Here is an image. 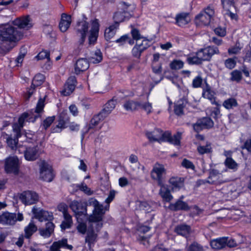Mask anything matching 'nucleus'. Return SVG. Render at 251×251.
Returning <instances> with one entry per match:
<instances>
[{
  "label": "nucleus",
  "instance_id": "obj_5",
  "mask_svg": "<svg viewBox=\"0 0 251 251\" xmlns=\"http://www.w3.org/2000/svg\"><path fill=\"white\" fill-rule=\"evenodd\" d=\"M30 114L27 113H23L21 116L19 118L18 124H15L13 126V130L16 132L17 134V138L16 139H12L10 137L7 138V143L8 146L11 148L12 150H15L17 147L18 140L17 139L21 137L19 132L22 127L24 126V123L25 121L28 122H33L36 118V116H35L34 118L30 117Z\"/></svg>",
  "mask_w": 251,
  "mask_h": 251
},
{
  "label": "nucleus",
  "instance_id": "obj_13",
  "mask_svg": "<svg viewBox=\"0 0 251 251\" xmlns=\"http://www.w3.org/2000/svg\"><path fill=\"white\" fill-rule=\"evenodd\" d=\"M70 207L74 212L76 218H85L87 211L85 205L81 201H72L70 204Z\"/></svg>",
  "mask_w": 251,
  "mask_h": 251
},
{
  "label": "nucleus",
  "instance_id": "obj_2",
  "mask_svg": "<svg viewBox=\"0 0 251 251\" xmlns=\"http://www.w3.org/2000/svg\"><path fill=\"white\" fill-rule=\"evenodd\" d=\"M146 135L151 141L159 142H168L175 146H179L181 139V133L177 132L174 136H171L170 132H163L159 129H154L152 131H147Z\"/></svg>",
  "mask_w": 251,
  "mask_h": 251
},
{
  "label": "nucleus",
  "instance_id": "obj_26",
  "mask_svg": "<svg viewBox=\"0 0 251 251\" xmlns=\"http://www.w3.org/2000/svg\"><path fill=\"white\" fill-rule=\"evenodd\" d=\"M176 24L179 26H184L191 21V18L188 13H182L177 14L176 16Z\"/></svg>",
  "mask_w": 251,
  "mask_h": 251
},
{
  "label": "nucleus",
  "instance_id": "obj_11",
  "mask_svg": "<svg viewBox=\"0 0 251 251\" xmlns=\"http://www.w3.org/2000/svg\"><path fill=\"white\" fill-rule=\"evenodd\" d=\"M40 177L47 182L51 181L54 177L51 167L45 161H42L40 165Z\"/></svg>",
  "mask_w": 251,
  "mask_h": 251
},
{
  "label": "nucleus",
  "instance_id": "obj_17",
  "mask_svg": "<svg viewBox=\"0 0 251 251\" xmlns=\"http://www.w3.org/2000/svg\"><path fill=\"white\" fill-rule=\"evenodd\" d=\"M32 212L34 214V217L41 222L50 220L52 218L51 213L35 207L32 208Z\"/></svg>",
  "mask_w": 251,
  "mask_h": 251
},
{
  "label": "nucleus",
  "instance_id": "obj_39",
  "mask_svg": "<svg viewBox=\"0 0 251 251\" xmlns=\"http://www.w3.org/2000/svg\"><path fill=\"white\" fill-rule=\"evenodd\" d=\"M100 120V119L99 115L94 116L90 121L88 130L90 131L91 129H94L95 130L99 129L100 127L98 126Z\"/></svg>",
  "mask_w": 251,
  "mask_h": 251
},
{
  "label": "nucleus",
  "instance_id": "obj_24",
  "mask_svg": "<svg viewBox=\"0 0 251 251\" xmlns=\"http://www.w3.org/2000/svg\"><path fill=\"white\" fill-rule=\"evenodd\" d=\"M214 95V92L212 91L210 86L206 84L205 87L203 89V97L205 99L209 100L212 104L219 106V103L215 101Z\"/></svg>",
  "mask_w": 251,
  "mask_h": 251
},
{
  "label": "nucleus",
  "instance_id": "obj_61",
  "mask_svg": "<svg viewBox=\"0 0 251 251\" xmlns=\"http://www.w3.org/2000/svg\"><path fill=\"white\" fill-rule=\"evenodd\" d=\"M216 34L220 36H225L226 34V29L225 27H218L214 30Z\"/></svg>",
  "mask_w": 251,
  "mask_h": 251
},
{
  "label": "nucleus",
  "instance_id": "obj_42",
  "mask_svg": "<svg viewBox=\"0 0 251 251\" xmlns=\"http://www.w3.org/2000/svg\"><path fill=\"white\" fill-rule=\"evenodd\" d=\"M197 151L200 154L210 153L212 151L211 144L206 143L205 145H199L197 147Z\"/></svg>",
  "mask_w": 251,
  "mask_h": 251
},
{
  "label": "nucleus",
  "instance_id": "obj_52",
  "mask_svg": "<svg viewBox=\"0 0 251 251\" xmlns=\"http://www.w3.org/2000/svg\"><path fill=\"white\" fill-rule=\"evenodd\" d=\"M145 47L142 49L140 48V46L136 44L132 49V55L135 57L139 58L142 52L145 50Z\"/></svg>",
  "mask_w": 251,
  "mask_h": 251
},
{
  "label": "nucleus",
  "instance_id": "obj_35",
  "mask_svg": "<svg viewBox=\"0 0 251 251\" xmlns=\"http://www.w3.org/2000/svg\"><path fill=\"white\" fill-rule=\"evenodd\" d=\"M187 100L185 99H181L177 101L175 104V112L179 115L183 113V108L187 104Z\"/></svg>",
  "mask_w": 251,
  "mask_h": 251
},
{
  "label": "nucleus",
  "instance_id": "obj_22",
  "mask_svg": "<svg viewBox=\"0 0 251 251\" xmlns=\"http://www.w3.org/2000/svg\"><path fill=\"white\" fill-rule=\"evenodd\" d=\"M160 187L159 194L162 198L163 201L165 202H170L173 199V196L171 195L170 191L167 185L164 183L162 185H158Z\"/></svg>",
  "mask_w": 251,
  "mask_h": 251
},
{
  "label": "nucleus",
  "instance_id": "obj_64",
  "mask_svg": "<svg viewBox=\"0 0 251 251\" xmlns=\"http://www.w3.org/2000/svg\"><path fill=\"white\" fill-rule=\"evenodd\" d=\"M138 239L141 244H143L144 246L146 247H147L149 244L148 237H145L144 236L140 235L139 236Z\"/></svg>",
  "mask_w": 251,
  "mask_h": 251
},
{
  "label": "nucleus",
  "instance_id": "obj_12",
  "mask_svg": "<svg viewBox=\"0 0 251 251\" xmlns=\"http://www.w3.org/2000/svg\"><path fill=\"white\" fill-rule=\"evenodd\" d=\"M100 24L99 20L95 19L91 21L90 30L88 36L89 45H94L96 42L99 36Z\"/></svg>",
  "mask_w": 251,
  "mask_h": 251
},
{
  "label": "nucleus",
  "instance_id": "obj_55",
  "mask_svg": "<svg viewBox=\"0 0 251 251\" xmlns=\"http://www.w3.org/2000/svg\"><path fill=\"white\" fill-rule=\"evenodd\" d=\"M202 82V79L201 77L198 75L195 77L192 81V86L194 88H199L201 85Z\"/></svg>",
  "mask_w": 251,
  "mask_h": 251
},
{
  "label": "nucleus",
  "instance_id": "obj_37",
  "mask_svg": "<svg viewBox=\"0 0 251 251\" xmlns=\"http://www.w3.org/2000/svg\"><path fill=\"white\" fill-rule=\"evenodd\" d=\"M63 216L64 220L60 225L62 230L70 228L73 224L72 216L69 213H65Z\"/></svg>",
  "mask_w": 251,
  "mask_h": 251
},
{
  "label": "nucleus",
  "instance_id": "obj_47",
  "mask_svg": "<svg viewBox=\"0 0 251 251\" xmlns=\"http://www.w3.org/2000/svg\"><path fill=\"white\" fill-rule=\"evenodd\" d=\"M226 166L229 169L236 170L238 165L236 162L231 158L227 157L225 162Z\"/></svg>",
  "mask_w": 251,
  "mask_h": 251
},
{
  "label": "nucleus",
  "instance_id": "obj_31",
  "mask_svg": "<svg viewBox=\"0 0 251 251\" xmlns=\"http://www.w3.org/2000/svg\"><path fill=\"white\" fill-rule=\"evenodd\" d=\"M54 228V224L52 222H49L46 224L45 229L42 228L39 229L40 234L44 238H48L53 233Z\"/></svg>",
  "mask_w": 251,
  "mask_h": 251
},
{
  "label": "nucleus",
  "instance_id": "obj_46",
  "mask_svg": "<svg viewBox=\"0 0 251 251\" xmlns=\"http://www.w3.org/2000/svg\"><path fill=\"white\" fill-rule=\"evenodd\" d=\"M237 105V102L234 98H230L226 100L223 103V106L227 109H231Z\"/></svg>",
  "mask_w": 251,
  "mask_h": 251
},
{
  "label": "nucleus",
  "instance_id": "obj_30",
  "mask_svg": "<svg viewBox=\"0 0 251 251\" xmlns=\"http://www.w3.org/2000/svg\"><path fill=\"white\" fill-rule=\"evenodd\" d=\"M118 27L117 24H113L105 29L104 38L107 41L111 40L114 36Z\"/></svg>",
  "mask_w": 251,
  "mask_h": 251
},
{
  "label": "nucleus",
  "instance_id": "obj_58",
  "mask_svg": "<svg viewBox=\"0 0 251 251\" xmlns=\"http://www.w3.org/2000/svg\"><path fill=\"white\" fill-rule=\"evenodd\" d=\"M77 187L79 189L83 191L84 193L88 195H91L92 194L93 192L91 190L90 188L88 187V186L84 183H81L80 185H78Z\"/></svg>",
  "mask_w": 251,
  "mask_h": 251
},
{
  "label": "nucleus",
  "instance_id": "obj_20",
  "mask_svg": "<svg viewBox=\"0 0 251 251\" xmlns=\"http://www.w3.org/2000/svg\"><path fill=\"white\" fill-rule=\"evenodd\" d=\"M222 175L218 171L212 170L210 171L209 176L205 182L210 184H220L225 182L226 180L221 179Z\"/></svg>",
  "mask_w": 251,
  "mask_h": 251
},
{
  "label": "nucleus",
  "instance_id": "obj_59",
  "mask_svg": "<svg viewBox=\"0 0 251 251\" xmlns=\"http://www.w3.org/2000/svg\"><path fill=\"white\" fill-rule=\"evenodd\" d=\"M131 33L132 36V38L134 40H139L140 39H143L144 38L140 33L139 31L136 29L133 28L132 29L131 31Z\"/></svg>",
  "mask_w": 251,
  "mask_h": 251
},
{
  "label": "nucleus",
  "instance_id": "obj_44",
  "mask_svg": "<svg viewBox=\"0 0 251 251\" xmlns=\"http://www.w3.org/2000/svg\"><path fill=\"white\" fill-rule=\"evenodd\" d=\"M199 53L198 51L195 55L189 56L187 57V61L190 64H199L201 63L203 60L199 57Z\"/></svg>",
  "mask_w": 251,
  "mask_h": 251
},
{
  "label": "nucleus",
  "instance_id": "obj_51",
  "mask_svg": "<svg viewBox=\"0 0 251 251\" xmlns=\"http://www.w3.org/2000/svg\"><path fill=\"white\" fill-rule=\"evenodd\" d=\"M231 80L236 82H239L242 79V73L238 70H234L231 74Z\"/></svg>",
  "mask_w": 251,
  "mask_h": 251
},
{
  "label": "nucleus",
  "instance_id": "obj_1",
  "mask_svg": "<svg viewBox=\"0 0 251 251\" xmlns=\"http://www.w3.org/2000/svg\"><path fill=\"white\" fill-rule=\"evenodd\" d=\"M90 205L94 207L92 214L88 219V224L83 222L87 217H77V226L76 229L78 232L82 234H87L85 241L89 245L96 241L98 233L103 226L102 219L104 214L103 208L96 199L91 198L89 200Z\"/></svg>",
  "mask_w": 251,
  "mask_h": 251
},
{
  "label": "nucleus",
  "instance_id": "obj_16",
  "mask_svg": "<svg viewBox=\"0 0 251 251\" xmlns=\"http://www.w3.org/2000/svg\"><path fill=\"white\" fill-rule=\"evenodd\" d=\"M198 52L199 57L202 58L203 61L209 60L214 54L219 53L218 48L211 46L201 49Z\"/></svg>",
  "mask_w": 251,
  "mask_h": 251
},
{
  "label": "nucleus",
  "instance_id": "obj_9",
  "mask_svg": "<svg viewBox=\"0 0 251 251\" xmlns=\"http://www.w3.org/2000/svg\"><path fill=\"white\" fill-rule=\"evenodd\" d=\"M20 161L16 156H9L5 159L4 169L7 173L17 175L19 171Z\"/></svg>",
  "mask_w": 251,
  "mask_h": 251
},
{
  "label": "nucleus",
  "instance_id": "obj_7",
  "mask_svg": "<svg viewBox=\"0 0 251 251\" xmlns=\"http://www.w3.org/2000/svg\"><path fill=\"white\" fill-rule=\"evenodd\" d=\"M166 174V169L164 165L156 163L153 166L151 172V177L152 179L157 181L158 185H162Z\"/></svg>",
  "mask_w": 251,
  "mask_h": 251
},
{
  "label": "nucleus",
  "instance_id": "obj_15",
  "mask_svg": "<svg viewBox=\"0 0 251 251\" xmlns=\"http://www.w3.org/2000/svg\"><path fill=\"white\" fill-rule=\"evenodd\" d=\"M26 150L24 151L25 159L27 161H34L38 156V148L35 145H25Z\"/></svg>",
  "mask_w": 251,
  "mask_h": 251
},
{
  "label": "nucleus",
  "instance_id": "obj_6",
  "mask_svg": "<svg viewBox=\"0 0 251 251\" xmlns=\"http://www.w3.org/2000/svg\"><path fill=\"white\" fill-rule=\"evenodd\" d=\"M214 10L212 7L207 6L196 16L195 18L196 25L200 27L208 25L214 15Z\"/></svg>",
  "mask_w": 251,
  "mask_h": 251
},
{
  "label": "nucleus",
  "instance_id": "obj_14",
  "mask_svg": "<svg viewBox=\"0 0 251 251\" xmlns=\"http://www.w3.org/2000/svg\"><path fill=\"white\" fill-rule=\"evenodd\" d=\"M12 24L19 28L28 30L33 26L31 19L28 15L24 16L15 19Z\"/></svg>",
  "mask_w": 251,
  "mask_h": 251
},
{
  "label": "nucleus",
  "instance_id": "obj_63",
  "mask_svg": "<svg viewBox=\"0 0 251 251\" xmlns=\"http://www.w3.org/2000/svg\"><path fill=\"white\" fill-rule=\"evenodd\" d=\"M188 251H203V250L198 243H194L190 246Z\"/></svg>",
  "mask_w": 251,
  "mask_h": 251
},
{
  "label": "nucleus",
  "instance_id": "obj_49",
  "mask_svg": "<svg viewBox=\"0 0 251 251\" xmlns=\"http://www.w3.org/2000/svg\"><path fill=\"white\" fill-rule=\"evenodd\" d=\"M181 166L186 169H191L192 170H194L195 168V166L193 163L186 159L183 158L181 163Z\"/></svg>",
  "mask_w": 251,
  "mask_h": 251
},
{
  "label": "nucleus",
  "instance_id": "obj_43",
  "mask_svg": "<svg viewBox=\"0 0 251 251\" xmlns=\"http://www.w3.org/2000/svg\"><path fill=\"white\" fill-rule=\"evenodd\" d=\"M45 80L44 75L41 74H37L33 79L32 85L34 87H37L41 85Z\"/></svg>",
  "mask_w": 251,
  "mask_h": 251
},
{
  "label": "nucleus",
  "instance_id": "obj_4",
  "mask_svg": "<svg viewBox=\"0 0 251 251\" xmlns=\"http://www.w3.org/2000/svg\"><path fill=\"white\" fill-rule=\"evenodd\" d=\"M121 9L116 12L113 16L114 24L119 23L129 20L133 16V11L135 9V5L133 4H128L123 2L120 4Z\"/></svg>",
  "mask_w": 251,
  "mask_h": 251
},
{
  "label": "nucleus",
  "instance_id": "obj_41",
  "mask_svg": "<svg viewBox=\"0 0 251 251\" xmlns=\"http://www.w3.org/2000/svg\"><path fill=\"white\" fill-rule=\"evenodd\" d=\"M116 105V101L113 100L108 101L104 105L102 114L106 115L110 114L112 111L114 109Z\"/></svg>",
  "mask_w": 251,
  "mask_h": 251
},
{
  "label": "nucleus",
  "instance_id": "obj_33",
  "mask_svg": "<svg viewBox=\"0 0 251 251\" xmlns=\"http://www.w3.org/2000/svg\"><path fill=\"white\" fill-rule=\"evenodd\" d=\"M139 101L128 100L125 102L123 106L127 111H133L139 108Z\"/></svg>",
  "mask_w": 251,
  "mask_h": 251
},
{
  "label": "nucleus",
  "instance_id": "obj_29",
  "mask_svg": "<svg viewBox=\"0 0 251 251\" xmlns=\"http://www.w3.org/2000/svg\"><path fill=\"white\" fill-rule=\"evenodd\" d=\"M226 237L213 239L210 242L211 247L215 250H220L226 247Z\"/></svg>",
  "mask_w": 251,
  "mask_h": 251
},
{
  "label": "nucleus",
  "instance_id": "obj_32",
  "mask_svg": "<svg viewBox=\"0 0 251 251\" xmlns=\"http://www.w3.org/2000/svg\"><path fill=\"white\" fill-rule=\"evenodd\" d=\"M102 54L100 50H97L91 53L89 57L90 63L97 64L100 62L102 60Z\"/></svg>",
  "mask_w": 251,
  "mask_h": 251
},
{
  "label": "nucleus",
  "instance_id": "obj_8",
  "mask_svg": "<svg viewBox=\"0 0 251 251\" xmlns=\"http://www.w3.org/2000/svg\"><path fill=\"white\" fill-rule=\"evenodd\" d=\"M86 20V17L83 15L82 20L78 22L76 26L77 36L79 38L78 43L80 45L84 43L88 33L89 24Z\"/></svg>",
  "mask_w": 251,
  "mask_h": 251
},
{
  "label": "nucleus",
  "instance_id": "obj_18",
  "mask_svg": "<svg viewBox=\"0 0 251 251\" xmlns=\"http://www.w3.org/2000/svg\"><path fill=\"white\" fill-rule=\"evenodd\" d=\"M213 125V122L210 118L205 117L198 120L193 127L195 130L199 131L203 128L211 127Z\"/></svg>",
  "mask_w": 251,
  "mask_h": 251
},
{
  "label": "nucleus",
  "instance_id": "obj_28",
  "mask_svg": "<svg viewBox=\"0 0 251 251\" xmlns=\"http://www.w3.org/2000/svg\"><path fill=\"white\" fill-rule=\"evenodd\" d=\"M169 208L173 211L177 210H188L189 207L188 204L184 201L179 200L175 203H171L169 205Z\"/></svg>",
  "mask_w": 251,
  "mask_h": 251
},
{
  "label": "nucleus",
  "instance_id": "obj_50",
  "mask_svg": "<svg viewBox=\"0 0 251 251\" xmlns=\"http://www.w3.org/2000/svg\"><path fill=\"white\" fill-rule=\"evenodd\" d=\"M139 206L140 210H144L145 212H149L152 210L151 206L147 201L139 202Z\"/></svg>",
  "mask_w": 251,
  "mask_h": 251
},
{
  "label": "nucleus",
  "instance_id": "obj_38",
  "mask_svg": "<svg viewBox=\"0 0 251 251\" xmlns=\"http://www.w3.org/2000/svg\"><path fill=\"white\" fill-rule=\"evenodd\" d=\"M67 114V111H64L60 115V119L59 121L58 125L55 127H54L52 129V132H59L61 131L63 128L65 127V122L63 119L61 118H64L65 115Z\"/></svg>",
  "mask_w": 251,
  "mask_h": 251
},
{
  "label": "nucleus",
  "instance_id": "obj_54",
  "mask_svg": "<svg viewBox=\"0 0 251 251\" xmlns=\"http://www.w3.org/2000/svg\"><path fill=\"white\" fill-rule=\"evenodd\" d=\"M236 62L233 58H228L226 59L225 62V66L229 69H232L234 68L236 65Z\"/></svg>",
  "mask_w": 251,
  "mask_h": 251
},
{
  "label": "nucleus",
  "instance_id": "obj_25",
  "mask_svg": "<svg viewBox=\"0 0 251 251\" xmlns=\"http://www.w3.org/2000/svg\"><path fill=\"white\" fill-rule=\"evenodd\" d=\"M72 23L71 17L66 14H62L59 23V28L62 32L66 31Z\"/></svg>",
  "mask_w": 251,
  "mask_h": 251
},
{
  "label": "nucleus",
  "instance_id": "obj_45",
  "mask_svg": "<svg viewBox=\"0 0 251 251\" xmlns=\"http://www.w3.org/2000/svg\"><path fill=\"white\" fill-rule=\"evenodd\" d=\"M223 5V12L230 10L231 7H234V2L233 0H221Z\"/></svg>",
  "mask_w": 251,
  "mask_h": 251
},
{
  "label": "nucleus",
  "instance_id": "obj_62",
  "mask_svg": "<svg viewBox=\"0 0 251 251\" xmlns=\"http://www.w3.org/2000/svg\"><path fill=\"white\" fill-rule=\"evenodd\" d=\"M237 246V243L234 239L226 237V247H228L229 248H233V247H235Z\"/></svg>",
  "mask_w": 251,
  "mask_h": 251
},
{
  "label": "nucleus",
  "instance_id": "obj_10",
  "mask_svg": "<svg viewBox=\"0 0 251 251\" xmlns=\"http://www.w3.org/2000/svg\"><path fill=\"white\" fill-rule=\"evenodd\" d=\"M19 199L25 205L36 203L39 201V196L34 191H25L20 194Z\"/></svg>",
  "mask_w": 251,
  "mask_h": 251
},
{
  "label": "nucleus",
  "instance_id": "obj_3",
  "mask_svg": "<svg viewBox=\"0 0 251 251\" xmlns=\"http://www.w3.org/2000/svg\"><path fill=\"white\" fill-rule=\"evenodd\" d=\"M20 39V34L12 25H7L0 28V40L1 46L9 50L13 47V44Z\"/></svg>",
  "mask_w": 251,
  "mask_h": 251
},
{
  "label": "nucleus",
  "instance_id": "obj_60",
  "mask_svg": "<svg viewBox=\"0 0 251 251\" xmlns=\"http://www.w3.org/2000/svg\"><path fill=\"white\" fill-rule=\"evenodd\" d=\"M44 107V100L43 99H40L37 104L35 112L37 113H40L42 112Z\"/></svg>",
  "mask_w": 251,
  "mask_h": 251
},
{
  "label": "nucleus",
  "instance_id": "obj_21",
  "mask_svg": "<svg viewBox=\"0 0 251 251\" xmlns=\"http://www.w3.org/2000/svg\"><path fill=\"white\" fill-rule=\"evenodd\" d=\"M17 221L15 213L4 212L0 216V223L3 225H14Z\"/></svg>",
  "mask_w": 251,
  "mask_h": 251
},
{
  "label": "nucleus",
  "instance_id": "obj_19",
  "mask_svg": "<svg viewBox=\"0 0 251 251\" xmlns=\"http://www.w3.org/2000/svg\"><path fill=\"white\" fill-rule=\"evenodd\" d=\"M75 78L73 76L69 77L64 85V89L61 91V94L65 96L70 95L75 90Z\"/></svg>",
  "mask_w": 251,
  "mask_h": 251
},
{
  "label": "nucleus",
  "instance_id": "obj_48",
  "mask_svg": "<svg viewBox=\"0 0 251 251\" xmlns=\"http://www.w3.org/2000/svg\"><path fill=\"white\" fill-rule=\"evenodd\" d=\"M115 194H116V192L113 190H111L110 191L108 197L106 198V199L105 201V202L107 204H109V203H110L113 201L114 198H115ZM101 205L103 206L102 205ZM102 207L103 208V211H104V213H105L106 211L108 210L109 206V205H107L105 206L104 207L103 206H102Z\"/></svg>",
  "mask_w": 251,
  "mask_h": 251
},
{
  "label": "nucleus",
  "instance_id": "obj_40",
  "mask_svg": "<svg viewBox=\"0 0 251 251\" xmlns=\"http://www.w3.org/2000/svg\"><path fill=\"white\" fill-rule=\"evenodd\" d=\"M139 108L142 109L147 114H150L153 111L152 104L147 100L140 101Z\"/></svg>",
  "mask_w": 251,
  "mask_h": 251
},
{
  "label": "nucleus",
  "instance_id": "obj_23",
  "mask_svg": "<svg viewBox=\"0 0 251 251\" xmlns=\"http://www.w3.org/2000/svg\"><path fill=\"white\" fill-rule=\"evenodd\" d=\"M89 67V63L85 58H80L78 59L75 63V71L76 74H79L81 72L86 71Z\"/></svg>",
  "mask_w": 251,
  "mask_h": 251
},
{
  "label": "nucleus",
  "instance_id": "obj_34",
  "mask_svg": "<svg viewBox=\"0 0 251 251\" xmlns=\"http://www.w3.org/2000/svg\"><path fill=\"white\" fill-rule=\"evenodd\" d=\"M37 229L32 220H31L29 224L25 227V236L26 238H29Z\"/></svg>",
  "mask_w": 251,
  "mask_h": 251
},
{
  "label": "nucleus",
  "instance_id": "obj_57",
  "mask_svg": "<svg viewBox=\"0 0 251 251\" xmlns=\"http://www.w3.org/2000/svg\"><path fill=\"white\" fill-rule=\"evenodd\" d=\"M36 57L38 60H43L45 59L49 60V58H50V53L47 50H42L38 53Z\"/></svg>",
  "mask_w": 251,
  "mask_h": 251
},
{
  "label": "nucleus",
  "instance_id": "obj_56",
  "mask_svg": "<svg viewBox=\"0 0 251 251\" xmlns=\"http://www.w3.org/2000/svg\"><path fill=\"white\" fill-rule=\"evenodd\" d=\"M55 119L54 116L49 117L47 118L44 121L42 124L43 127L46 129L48 128L51 124L53 123Z\"/></svg>",
  "mask_w": 251,
  "mask_h": 251
},
{
  "label": "nucleus",
  "instance_id": "obj_27",
  "mask_svg": "<svg viewBox=\"0 0 251 251\" xmlns=\"http://www.w3.org/2000/svg\"><path fill=\"white\" fill-rule=\"evenodd\" d=\"M169 183L173 192L178 191L183 186V180L177 177H171L169 180Z\"/></svg>",
  "mask_w": 251,
  "mask_h": 251
},
{
  "label": "nucleus",
  "instance_id": "obj_36",
  "mask_svg": "<svg viewBox=\"0 0 251 251\" xmlns=\"http://www.w3.org/2000/svg\"><path fill=\"white\" fill-rule=\"evenodd\" d=\"M175 232L179 235L186 236L191 232V228L186 225H178L176 227Z\"/></svg>",
  "mask_w": 251,
  "mask_h": 251
},
{
  "label": "nucleus",
  "instance_id": "obj_53",
  "mask_svg": "<svg viewBox=\"0 0 251 251\" xmlns=\"http://www.w3.org/2000/svg\"><path fill=\"white\" fill-rule=\"evenodd\" d=\"M183 62L180 60H174L171 64L170 67L172 69H180L183 66Z\"/></svg>",
  "mask_w": 251,
  "mask_h": 251
}]
</instances>
